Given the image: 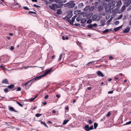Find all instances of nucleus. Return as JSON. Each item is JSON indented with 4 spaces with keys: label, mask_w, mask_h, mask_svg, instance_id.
Instances as JSON below:
<instances>
[{
    "label": "nucleus",
    "mask_w": 131,
    "mask_h": 131,
    "mask_svg": "<svg viewBox=\"0 0 131 131\" xmlns=\"http://www.w3.org/2000/svg\"><path fill=\"white\" fill-rule=\"evenodd\" d=\"M112 18H111L108 21V23H110V22L112 20Z\"/></svg>",
    "instance_id": "59"
},
{
    "label": "nucleus",
    "mask_w": 131,
    "mask_h": 131,
    "mask_svg": "<svg viewBox=\"0 0 131 131\" xmlns=\"http://www.w3.org/2000/svg\"><path fill=\"white\" fill-rule=\"evenodd\" d=\"M83 128L86 131H89L93 129V126L92 125L90 127L88 125H86L83 127Z\"/></svg>",
    "instance_id": "3"
},
{
    "label": "nucleus",
    "mask_w": 131,
    "mask_h": 131,
    "mask_svg": "<svg viewBox=\"0 0 131 131\" xmlns=\"http://www.w3.org/2000/svg\"><path fill=\"white\" fill-rule=\"evenodd\" d=\"M125 7H126V6L125 5H123L122 6V8L121 9V10L122 11H123L125 9Z\"/></svg>",
    "instance_id": "31"
},
{
    "label": "nucleus",
    "mask_w": 131,
    "mask_h": 131,
    "mask_svg": "<svg viewBox=\"0 0 131 131\" xmlns=\"http://www.w3.org/2000/svg\"><path fill=\"white\" fill-rule=\"evenodd\" d=\"M109 59L110 60H112L113 59V57L112 56H110L109 57Z\"/></svg>",
    "instance_id": "64"
},
{
    "label": "nucleus",
    "mask_w": 131,
    "mask_h": 131,
    "mask_svg": "<svg viewBox=\"0 0 131 131\" xmlns=\"http://www.w3.org/2000/svg\"><path fill=\"white\" fill-rule=\"evenodd\" d=\"M41 124L43 125L44 126H45L47 128L48 127V126L46 125V124L45 122L42 121H41Z\"/></svg>",
    "instance_id": "19"
},
{
    "label": "nucleus",
    "mask_w": 131,
    "mask_h": 131,
    "mask_svg": "<svg viewBox=\"0 0 131 131\" xmlns=\"http://www.w3.org/2000/svg\"><path fill=\"white\" fill-rule=\"evenodd\" d=\"M113 91H109L108 92V94H112L113 93Z\"/></svg>",
    "instance_id": "61"
},
{
    "label": "nucleus",
    "mask_w": 131,
    "mask_h": 131,
    "mask_svg": "<svg viewBox=\"0 0 131 131\" xmlns=\"http://www.w3.org/2000/svg\"><path fill=\"white\" fill-rule=\"evenodd\" d=\"M72 12L71 11H70L69 12L67 16L63 18L64 19H69L72 17Z\"/></svg>",
    "instance_id": "4"
},
{
    "label": "nucleus",
    "mask_w": 131,
    "mask_h": 131,
    "mask_svg": "<svg viewBox=\"0 0 131 131\" xmlns=\"http://www.w3.org/2000/svg\"><path fill=\"white\" fill-rule=\"evenodd\" d=\"M110 17V16L109 15H107L106 16V18L107 19H108Z\"/></svg>",
    "instance_id": "40"
},
{
    "label": "nucleus",
    "mask_w": 131,
    "mask_h": 131,
    "mask_svg": "<svg viewBox=\"0 0 131 131\" xmlns=\"http://www.w3.org/2000/svg\"><path fill=\"white\" fill-rule=\"evenodd\" d=\"M78 54L77 53H74L73 54V56L74 57V60H75L78 57Z\"/></svg>",
    "instance_id": "13"
},
{
    "label": "nucleus",
    "mask_w": 131,
    "mask_h": 131,
    "mask_svg": "<svg viewBox=\"0 0 131 131\" xmlns=\"http://www.w3.org/2000/svg\"><path fill=\"white\" fill-rule=\"evenodd\" d=\"M48 97L49 96L48 95H47L45 96V99H47L48 98Z\"/></svg>",
    "instance_id": "55"
},
{
    "label": "nucleus",
    "mask_w": 131,
    "mask_h": 131,
    "mask_svg": "<svg viewBox=\"0 0 131 131\" xmlns=\"http://www.w3.org/2000/svg\"><path fill=\"white\" fill-rule=\"evenodd\" d=\"M75 5V4L74 3L73 1H70L64 4V7H68L69 8H71Z\"/></svg>",
    "instance_id": "2"
},
{
    "label": "nucleus",
    "mask_w": 131,
    "mask_h": 131,
    "mask_svg": "<svg viewBox=\"0 0 131 131\" xmlns=\"http://www.w3.org/2000/svg\"><path fill=\"white\" fill-rule=\"evenodd\" d=\"M83 3H81L79 4L78 7L80 8H81L83 7Z\"/></svg>",
    "instance_id": "24"
},
{
    "label": "nucleus",
    "mask_w": 131,
    "mask_h": 131,
    "mask_svg": "<svg viewBox=\"0 0 131 131\" xmlns=\"http://www.w3.org/2000/svg\"><path fill=\"white\" fill-rule=\"evenodd\" d=\"M1 67L2 69L4 71H5V70H6V69L3 66H1Z\"/></svg>",
    "instance_id": "42"
},
{
    "label": "nucleus",
    "mask_w": 131,
    "mask_h": 131,
    "mask_svg": "<svg viewBox=\"0 0 131 131\" xmlns=\"http://www.w3.org/2000/svg\"><path fill=\"white\" fill-rule=\"evenodd\" d=\"M119 23V22L118 21H116L115 22V24L116 25H117Z\"/></svg>",
    "instance_id": "49"
},
{
    "label": "nucleus",
    "mask_w": 131,
    "mask_h": 131,
    "mask_svg": "<svg viewBox=\"0 0 131 131\" xmlns=\"http://www.w3.org/2000/svg\"><path fill=\"white\" fill-rule=\"evenodd\" d=\"M131 123V121H130L126 123L125 124V125H128L130 124Z\"/></svg>",
    "instance_id": "52"
},
{
    "label": "nucleus",
    "mask_w": 131,
    "mask_h": 131,
    "mask_svg": "<svg viewBox=\"0 0 131 131\" xmlns=\"http://www.w3.org/2000/svg\"><path fill=\"white\" fill-rule=\"evenodd\" d=\"M62 54L61 53L60 55L59 56V59H58V61H60V60H61V59H62Z\"/></svg>",
    "instance_id": "27"
},
{
    "label": "nucleus",
    "mask_w": 131,
    "mask_h": 131,
    "mask_svg": "<svg viewBox=\"0 0 131 131\" xmlns=\"http://www.w3.org/2000/svg\"><path fill=\"white\" fill-rule=\"evenodd\" d=\"M66 2H67V0H63V1L61 0V3H66Z\"/></svg>",
    "instance_id": "57"
},
{
    "label": "nucleus",
    "mask_w": 131,
    "mask_h": 131,
    "mask_svg": "<svg viewBox=\"0 0 131 131\" xmlns=\"http://www.w3.org/2000/svg\"><path fill=\"white\" fill-rule=\"evenodd\" d=\"M69 121V120L68 119H65L64 121L62 123V124L63 125H65Z\"/></svg>",
    "instance_id": "17"
},
{
    "label": "nucleus",
    "mask_w": 131,
    "mask_h": 131,
    "mask_svg": "<svg viewBox=\"0 0 131 131\" xmlns=\"http://www.w3.org/2000/svg\"><path fill=\"white\" fill-rule=\"evenodd\" d=\"M17 103L21 107H23V105L22 104L19 103L18 102H17Z\"/></svg>",
    "instance_id": "41"
},
{
    "label": "nucleus",
    "mask_w": 131,
    "mask_h": 131,
    "mask_svg": "<svg viewBox=\"0 0 131 131\" xmlns=\"http://www.w3.org/2000/svg\"><path fill=\"white\" fill-rule=\"evenodd\" d=\"M94 6L91 7L90 8H90L89 9L90 10V11H92L94 9Z\"/></svg>",
    "instance_id": "35"
},
{
    "label": "nucleus",
    "mask_w": 131,
    "mask_h": 131,
    "mask_svg": "<svg viewBox=\"0 0 131 131\" xmlns=\"http://www.w3.org/2000/svg\"><path fill=\"white\" fill-rule=\"evenodd\" d=\"M105 1V0H99V3H103Z\"/></svg>",
    "instance_id": "39"
},
{
    "label": "nucleus",
    "mask_w": 131,
    "mask_h": 131,
    "mask_svg": "<svg viewBox=\"0 0 131 131\" xmlns=\"http://www.w3.org/2000/svg\"><path fill=\"white\" fill-rule=\"evenodd\" d=\"M109 31V30L108 29H106L104 30L103 31V33H106L107 32H108Z\"/></svg>",
    "instance_id": "32"
},
{
    "label": "nucleus",
    "mask_w": 131,
    "mask_h": 131,
    "mask_svg": "<svg viewBox=\"0 0 131 131\" xmlns=\"http://www.w3.org/2000/svg\"><path fill=\"white\" fill-rule=\"evenodd\" d=\"M31 81V80H30L29 81H27V82H26V83H25L24 84V85H25L26 86L29 83V82H30Z\"/></svg>",
    "instance_id": "45"
},
{
    "label": "nucleus",
    "mask_w": 131,
    "mask_h": 131,
    "mask_svg": "<svg viewBox=\"0 0 131 131\" xmlns=\"http://www.w3.org/2000/svg\"><path fill=\"white\" fill-rule=\"evenodd\" d=\"M97 126V124L95 123H94V127L95 129H96Z\"/></svg>",
    "instance_id": "33"
},
{
    "label": "nucleus",
    "mask_w": 131,
    "mask_h": 131,
    "mask_svg": "<svg viewBox=\"0 0 131 131\" xmlns=\"http://www.w3.org/2000/svg\"><path fill=\"white\" fill-rule=\"evenodd\" d=\"M42 115L41 114L37 113L36 114V116L37 117H40Z\"/></svg>",
    "instance_id": "36"
},
{
    "label": "nucleus",
    "mask_w": 131,
    "mask_h": 131,
    "mask_svg": "<svg viewBox=\"0 0 131 131\" xmlns=\"http://www.w3.org/2000/svg\"><path fill=\"white\" fill-rule=\"evenodd\" d=\"M56 96L58 98H59L60 97V95L58 94H57L56 95Z\"/></svg>",
    "instance_id": "63"
},
{
    "label": "nucleus",
    "mask_w": 131,
    "mask_h": 131,
    "mask_svg": "<svg viewBox=\"0 0 131 131\" xmlns=\"http://www.w3.org/2000/svg\"><path fill=\"white\" fill-rule=\"evenodd\" d=\"M67 19L66 20H67L71 24H73V23L72 22V20H71L70 19Z\"/></svg>",
    "instance_id": "28"
},
{
    "label": "nucleus",
    "mask_w": 131,
    "mask_h": 131,
    "mask_svg": "<svg viewBox=\"0 0 131 131\" xmlns=\"http://www.w3.org/2000/svg\"><path fill=\"white\" fill-rule=\"evenodd\" d=\"M97 25L96 23L94 24L93 25H92V27H95Z\"/></svg>",
    "instance_id": "54"
},
{
    "label": "nucleus",
    "mask_w": 131,
    "mask_h": 131,
    "mask_svg": "<svg viewBox=\"0 0 131 131\" xmlns=\"http://www.w3.org/2000/svg\"><path fill=\"white\" fill-rule=\"evenodd\" d=\"M38 95H36L35 97L33 98L30 99H29V100L30 102H32L34 100L37 96Z\"/></svg>",
    "instance_id": "18"
},
{
    "label": "nucleus",
    "mask_w": 131,
    "mask_h": 131,
    "mask_svg": "<svg viewBox=\"0 0 131 131\" xmlns=\"http://www.w3.org/2000/svg\"><path fill=\"white\" fill-rule=\"evenodd\" d=\"M23 8L24 9H25V10H29V8L27 7L24 6L23 7Z\"/></svg>",
    "instance_id": "46"
},
{
    "label": "nucleus",
    "mask_w": 131,
    "mask_h": 131,
    "mask_svg": "<svg viewBox=\"0 0 131 131\" xmlns=\"http://www.w3.org/2000/svg\"><path fill=\"white\" fill-rule=\"evenodd\" d=\"M44 77L43 74L42 75H41L40 76L37 77L35 78L34 79L35 80H38L40 79L42 77Z\"/></svg>",
    "instance_id": "7"
},
{
    "label": "nucleus",
    "mask_w": 131,
    "mask_h": 131,
    "mask_svg": "<svg viewBox=\"0 0 131 131\" xmlns=\"http://www.w3.org/2000/svg\"><path fill=\"white\" fill-rule=\"evenodd\" d=\"M106 2L108 1V5L107 7H105V10L107 12H108L110 11L111 13L113 12V9H111V6L113 7H114L117 6L116 2V1H113V0H105Z\"/></svg>",
    "instance_id": "1"
},
{
    "label": "nucleus",
    "mask_w": 131,
    "mask_h": 131,
    "mask_svg": "<svg viewBox=\"0 0 131 131\" xmlns=\"http://www.w3.org/2000/svg\"><path fill=\"white\" fill-rule=\"evenodd\" d=\"M2 83L5 84H8V82L7 80L6 79H5L2 81Z\"/></svg>",
    "instance_id": "11"
},
{
    "label": "nucleus",
    "mask_w": 131,
    "mask_h": 131,
    "mask_svg": "<svg viewBox=\"0 0 131 131\" xmlns=\"http://www.w3.org/2000/svg\"><path fill=\"white\" fill-rule=\"evenodd\" d=\"M57 14L59 15H61L62 13V12L61 9H58L57 10Z\"/></svg>",
    "instance_id": "10"
},
{
    "label": "nucleus",
    "mask_w": 131,
    "mask_h": 131,
    "mask_svg": "<svg viewBox=\"0 0 131 131\" xmlns=\"http://www.w3.org/2000/svg\"><path fill=\"white\" fill-rule=\"evenodd\" d=\"M14 86V85L12 84L11 85H9L8 86V88L9 89H12L13 88Z\"/></svg>",
    "instance_id": "21"
},
{
    "label": "nucleus",
    "mask_w": 131,
    "mask_h": 131,
    "mask_svg": "<svg viewBox=\"0 0 131 131\" xmlns=\"http://www.w3.org/2000/svg\"><path fill=\"white\" fill-rule=\"evenodd\" d=\"M56 9L59 8V5L57 4H54Z\"/></svg>",
    "instance_id": "37"
},
{
    "label": "nucleus",
    "mask_w": 131,
    "mask_h": 131,
    "mask_svg": "<svg viewBox=\"0 0 131 131\" xmlns=\"http://www.w3.org/2000/svg\"><path fill=\"white\" fill-rule=\"evenodd\" d=\"M122 4V2L121 0H119L117 2V6H120Z\"/></svg>",
    "instance_id": "16"
},
{
    "label": "nucleus",
    "mask_w": 131,
    "mask_h": 131,
    "mask_svg": "<svg viewBox=\"0 0 131 131\" xmlns=\"http://www.w3.org/2000/svg\"><path fill=\"white\" fill-rule=\"evenodd\" d=\"M97 17L96 15H94L92 16V18L93 19H96L97 18Z\"/></svg>",
    "instance_id": "30"
},
{
    "label": "nucleus",
    "mask_w": 131,
    "mask_h": 131,
    "mask_svg": "<svg viewBox=\"0 0 131 131\" xmlns=\"http://www.w3.org/2000/svg\"><path fill=\"white\" fill-rule=\"evenodd\" d=\"M88 123L90 124H91L93 122L91 120H88Z\"/></svg>",
    "instance_id": "48"
},
{
    "label": "nucleus",
    "mask_w": 131,
    "mask_h": 131,
    "mask_svg": "<svg viewBox=\"0 0 131 131\" xmlns=\"http://www.w3.org/2000/svg\"><path fill=\"white\" fill-rule=\"evenodd\" d=\"M89 28H91L92 27V25L90 24L87 26Z\"/></svg>",
    "instance_id": "38"
},
{
    "label": "nucleus",
    "mask_w": 131,
    "mask_h": 131,
    "mask_svg": "<svg viewBox=\"0 0 131 131\" xmlns=\"http://www.w3.org/2000/svg\"><path fill=\"white\" fill-rule=\"evenodd\" d=\"M45 1V2L46 4L47 5H48L49 4H50L51 3V2L48 1L46 0Z\"/></svg>",
    "instance_id": "29"
},
{
    "label": "nucleus",
    "mask_w": 131,
    "mask_h": 131,
    "mask_svg": "<svg viewBox=\"0 0 131 131\" xmlns=\"http://www.w3.org/2000/svg\"><path fill=\"white\" fill-rule=\"evenodd\" d=\"M92 20L91 19H90L87 21V23H90L92 22Z\"/></svg>",
    "instance_id": "44"
},
{
    "label": "nucleus",
    "mask_w": 131,
    "mask_h": 131,
    "mask_svg": "<svg viewBox=\"0 0 131 131\" xmlns=\"http://www.w3.org/2000/svg\"><path fill=\"white\" fill-rule=\"evenodd\" d=\"M53 69V67H52L51 68H50L49 69L47 70L45 72V73L43 74V77H45L51 71L52 69Z\"/></svg>",
    "instance_id": "5"
},
{
    "label": "nucleus",
    "mask_w": 131,
    "mask_h": 131,
    "mask_svg": "<svg viewBox=\"0 0 131 131\" xmlns=\"http://www.w3.org/2000/svg\"><path fill=\"white\" fill-rule=\"evenodd\" d=\"M8 89L7 88H5L4 90V91L5 92H7L8 91Z\"/></svg>",
    "instance_id": "50"
},
{
    "label": "nucleus",
    "mask_w": 131,
    "mask_h": 131,
    "mask_svg": "<svg viewBox=\"0 0 131 131\" xmlns=\"http://www.w3.org/2000/svg\"><path fill=\"white\" fill-rule=\"evenodd\" d=\"M86 19L85 18H83L82 19H81V23H84L86 21Z\"/></svg>",
    "instance_id": "20"
},
{
    "label": "nucleus",
    "mask_w": 131,
    "mask_h": 131,
    "mask_svg": "<svg viewBox=\"0 0 131 131\" xmlns=\"http://www.w3.org/2000/svg\"><path fill=\"white\" fill-rule=\"evenodd\" d=\"M81 18L80 17H78L76 18V20L78 21H79L81 20Z\"/></svg>",
    "instance_id": "26"
},
{
    "label": "nucleus",
    "mask_w": 131,
    "mask_h": 131,
    "mask_svg": "<svg viewBox=\"0 0 131 131\" xmlns=\"http://www.w3.org/2000/svg\"><path fill=\"white\" fill-rule=\"evenodd\" d=\"M99 10L100 11H101L102 10V7L101 6H100L99 7H98Z\"/></svg>",
    "instance_id": "34"
},
{
    "label": "nucleus",
    "mask_w": 131,
    "mask_h": 131,
    "mask_svg": "<svg viewBox=\"0 0 131 131\" xmlns=\"http://www.w3.org/2000/svg\"><path fill=\"white\" fill-rule=\"evenodd\" d=\"M14 47L13 46H11V47H10V50H14Z\"/></svg>",
    "instance_id": "56"
},
{
    "label": "nucleus",
    "mask_w": 131,
    "mask_h": 131,
    "mask_svg": "<svg viewBox=\"0 0 131 131\" xmlns=\"http://www.w3.org/2000/svg\"><path fill=\"white\" fill-rule=\"evenodd\" d=\"M61 0H55V2L57 3L60 4L61 3Z\"/></svg>",
    "instance_id": "23"
},
{
    "label": "nucleus",
    "mask_w": 131,
    "mask_h": 131,
    "mask_svg": "<svg viewBox=\"0 0 131 131\" xmlns=\"http://www.w3.org/2000/svg\"><path fill=\"white\" fill-rule=\"evenodd\" d=\"M9 110L11 111L16 112V111L14 110V108L12 107H9Z\"/></svg>",
    "instance_id": "22"
},
{
    "label": "nucleus",
    "mask_w": 131,
    "mask_h": 131,
    "mask_svg": "<svg viewBox=\"0 0 131 131\" xmlns=\"http://www.w3.org/2000/svg\"><path fill=\"white\" fill-rule=\"evenodd\" d=\"M29 14H36V13L35 12L30 11L28 13Z\"/></svg>",
    "instance_id": "47"
},
{
    "label": "nucleus",
    "mask_w": 131,
    "mask_h": 131,
    "mask_svg": "<svg viewBox=\"0 0 131 131\" xmlns=\"http://www.w3.org/2000/svg\"><path fill=\"white\" fill-rule=\"evenodd\" d=\"M96 61H91V62H89L88 64H87V65H88L90 63H94V62H95Z\"/></svg>",
    "instance_id": "43"
},
{
    "label": "nucleus",
    "mask_w": 131,
    "mask_h": 131,
    "mask_svg": "<svg viewBox=\"0 0 131 131\" xmlns=\"http://www.w3.org/2000/svg\"><path fill=\"white\" fill-rule=\"evenodd\" d=\"M111 115V113L110 112H108V113L107 114V117H109Z\"/></svg>",
    "instance_id": "53"
},
{
    "label": "nucleus",
    "mask_w": 131,
    "mask_h": 131,
    "mask_svg": "<svg viewBox=\"0 0 131 131\" xmlns=\"http://www.w3.org/2000/svg\"><path fill=\"white\" fill-rule=\"evenodd\" d=\"M130 30V28L128 27L124 30L123 31V32L124 33H127Z\"/></svg>",
    "instance_id": "9"
},
{
    "label": "nucleus",
    "mask_w": 131,
    "mask_h": 131,
    "mask_svg": "<svg viewBox=\"0 0 131 131\" xmlns=\"http://www.w3.org/2000/svg\"><path fill=\"white\" fill-rule=\"evenodd\" d=\"M97 74L98 75L101 77H104V75L102 74V73L100 71H99L98 72Z\"/></svg>",
    "instance_id": "15"
},
{
    "label": "nucleus",
    "mask_w": 131,
    "mask_h": 131,
    "mask_svg": "<svg viewBox=\"0 0 131 131\" xmlns=\"http://www.w3.org/2000/svg\"><path fill=\"white\" fill-rule=\"evenodd\" d=\"M21 90V88L20 87H19L17 88V91H20Z\"/></svg>",
    "instance_id": "51"
},
{
    "label": "nucleus",
    "mask_w": 131,
    "mask_h": 131,
    "mask_svg": "<svg viewBox=\"0 0 131 131\" xmlns=\"http://www.w3.org/2000/svg\"><path fill=\"white\" fill-rule=\"evenodd\" d=\"M124 1L125 3L126 4L127 6H129L131 3V0H122Z\"/></svg>",
    "instance_id": "6"
},
{
    "label": "nucleus",
    "mask_w": 131,
    "mask_h": 131,
    "mask_svg": "<svg viewBox=\"0 0 131 131\" xmlns=\"http://www.w3.org/2000/svg\"><path fill=\"white\" fill-rule=\"evenodd\" d=\"M65 109L66 110H68L69 108L68 106H66L65 108Z\"/></svg>",
    "instance_id": "62"
},
{
    "label": "nucleus",
    "mask_w": 131,
    "mask_h": 131,
    "mask_svg": "<svg viewBox=\"0 0 131 131\" xmlns=\"http://www.w3.org/2000/svg\"><path fill=\"white\" fill-rule=\"evenodd\" d=\"M30 67H29V66H28L24 67V68L25 69H26Z\"/></svg>",
    "instance_id": "58"
},
{
    "label": "nucleus",
    "mask_w": 131,
    "mask_h": 131,
    "mask_svg": "<svg viewBox=\"0 0 131 131\" xmlns=\"http://www.w3.org/2000/svg\"><path fill=\"white\" fill-rule=\"evenodd\" d=\"M122 27V25H121L119 27L115 28L114 29V30L115 31H117L121 29Z\"/></svg>",
    "instance_id": "12"
},
{
    "label": "nucleus",
    "mask_w": 131,
    "mask_h": 131,
    "mask_svg": "<svg viewBox=\"0 0 131 131\" xmlns=\"http://www.w3.org/2000/svg\"><path fill=\"white\" fill-rule=\"evenodd\" d=\"M49 7L52 10H54L56 9L54 4H53L49 6Z\"/></svg>",
    "instance_id": "8"
},
{
    "label": "nucleus",
    "mask_w": 131,
    "mask_h": 131,
    "mask_svg": "<svg viewBox=\"0 0 131 131\" xmlns=\"http://www.w3.org/2000/svg\"><path fill=\"white\" fill-rule=\"evenodd\" d=\"M122 15H120L118 17V19H121L122 17Z\"/></svg>",
    "instance_id": "60"
},
{
    "label": "nucleus",
    "mask_w": 131,
    "mask_h": 131,
    "mask_svg": "<svg viewBox=\"0 0 131 131\" xmlns=\"http://www.w3.org/2000/svg\"><path fill=\"white\" fill-rule=\"evenodd\" d=\"M90 6L88 5L86 6L84 8V10L85 11H86L89 10L90 8Z\"/></svg>",
    "instance_id": "14"
},
{
    "label": "nucleus",
    "mask_w": 131,
    "mask_h": 131,
    "mask_svg": "<svg viewBox=\"0 0 131 131\" xmlns=\"http://www.w3.org/2000/svg\"><path fill=\"white\" fill-rule=\"evenodd\" d=\"M77 16H75L74 17H73L72 19V22L73 23L74 22L75 19Z\"/></svg>",
    "instance_id": "25"
}]
</instances>
